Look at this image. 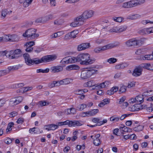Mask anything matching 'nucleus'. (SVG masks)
I'll return each mask as SVG.
<instances>
[{"label":"nucleus","mask_w":153,"mask_h":153,"mask_svg":"<svg viewBox=\"0 0 153 153\" xmlns=\"http://www.w3.org/2000/svg\"><path fill=\"white\" fill-rule=\"evenodd\" d=\"M36 31L37 30L35 29H28L23 33V36L24 37H27L28 39H34L39 36L38 34L36 33Z\"/></svg>","instance_id":"1"},{"label":"nucleus","mask_w":153,"mask_h":153,"mask_svg":"<svg viewBox=\"0 0 153 153\" xmlns=\"http://www.w3.org/2000/svg\"><path fill=\"white\" fill-rule=\"evenodd\" d=\"M86 18V14L85 12L82 15L76 18L74 22L70 24V25L73 27L79 26L82 25L83 22Z\"/></svg>","instance_id":"2"},{"label":"nucleus","mask_w":153,"mask_h":153,"mask_svg":"<svg viewBox=\"0 0 153 153\" xmlns=\"http://www.w3.org/2000/svg\"><path fill=\"white\" fill-rule=\"evenodd\" d=\"M142 42L140 40H137L135 39H131L127 41L126 42V46L128 47L140 46Z\"/></svg>","instance_id":"3"},{"label":"nucleus","mask_w":153,"mask_h":153,"mask_svg":"<svg viewBox=\"0 0 153 153\" xmlns=\"http://www.w3.org/2000/svg\"><path fill=\"white\" fill-rule=\"evenodd\" d=\"M55 55H47L42 57L41 59L37 58L38 64L42 62H47L53 61L56 58Z\"/></svg>","instance_id":"4"},{"label":"nucleus","mask_w":153,"mask_h":153,"mask_svg":"<svg viewBox=\"0 0 153 153\" xmlns=\"http://www.w3.org/2000/svg\"><path fill=\"white\" fill-rule=\"evenodd\" d=\"M22 67V66L20 64L13 66L8 67L7 68L8 71L4 70L0 71V76L8 74L10 71L17 70L21 68Z\"/></svg>","instance_id":"5"},{"label":"nucleus","mask_w":153,"mask_h":153,"mask_svg":"<svg viewBox=\"0 0 153 153\" xmlns=\"http://www.w3.org/2000/svg\"><path fill=\"white\" fill-rule=\"evenodd\" d=\"M64 125H68L69 127H74L75 126H80L82 125V124L78 121H72L69 120H67L63 122Z\"/></svg>","instance_id":"6"},{"label":"nucleus","mask_w":153,"mask_h":153,"mask_svg":"<svg viewBox=\"0 0 153 153\" xmlns=\"http://www.w3.org/2000/svg\"><path fill=\"white\" fill-rule=\"evenodd\" d=\"M120 44L118 42H115L113 43H110L106 45L100 47L101 51L109 49L116 47Z\"/></svg>","instance_id":"7"},{"label":"nucleus","mask_w":153,"mask_h":153,"mask_svg":"<svg viewBox=\"0 0 153 153\" xmlns=\"http://www.w3.org/2000/svg\"><path fill=\"white\" fill-rule=\"evenodd\" d=\"M78 62L76 57H73L68 59L66 57L64 58L61 61V62L63 64H68L69 63H73Z\"/></svg>","instance_id":"8"},{"label":"nucleus","mask_w":153,"mask_h":153,"mask_svg":"<svg viewBox=\"0 0 153 153\" xmlns=\"http://www.w3.org/2000/svg\"><path fill=\"white\" fill-rule=\"evenodd\" d=\"M95 68L94 67H87V78L90 77L92 75L96 73L97 70L94 69Z\"/></svg>","instance_id":"9"},{"label":"nucleus","mask_w":153,"mask_h":153,"mask_svg":"<svg viewBox=\"0 0 153 153\" xmlns=\"http://www.w3.org/2000/svg\"><path fill=\"white\" fill-rule=\"evenodd\" d=\"M63 67L61 65L54 66L51 67L50 70L53 73H58L63 70Z\"/></svg>","instance_id":"10"},{"label":"nucleus","mask_w":153,"mask_h":153,"mask_svg":"<svg viewBox=\"0 0 153 153\" xmlns=\"http://www.w3.org/2000/svg\"><path fill=\"white\" fill-rule=\"evenodd\" d=\"M143 69L141 68L140 66H138L134 69L133 71L132 75L135 77L138 76L142 74Z\"/></svg>","instance_id":"11"},{"label":"nucleus","mask_w":153,"mask_h":153,"mask_svg":"<svg viewBox=\"0 0 153 153\" xmlns=\"http://www.w3.org/2000/svg\"><path fill=\"white\" fill-rule=\"evenodd\" d=\"M92 121L94 123H97V126H100L103 124L106 123L107 122L106 119H104L103 121H100V119L99 118H94L92 120Z\"/></svg>","instance_id":"12"},{"label":"nucleus","mask_w":153,"mask_h":153,"mask_svg":"<svg viewBox=\"0 0 153 153\" xmlns=\"http://www.w3.org/2000/svg\"><path fill=\"white\" fill-rule=\"evenodd\" d=\"M25 62L27 65L29 66H31L34 64H38L37 58L31 59L30 58L25 60Z\"/></svg>","instance_id":"13"},{"label":"nucleus","mask_w":153,"mask_h":153,"mask_svg":"<svg viewBox=\"0 0 153 153\" xmlns=\"http://www.w3.org/2000/svg\"><path fill=\"white\" fill-rule=\"evenodd\" d=\"M141 68H145L149 70H153V64L145 63L141 64L140 66Z\"/></svg>","instance_id":"14"},{"label":"nucleus","mask_w":153,"mask_h":153,"mask_svg":"<svg viewBox=\"0 0 153 153\" xmlns=\"http://www.w3.org/2000/svg\"><path fill=\"white\" fill-rule=\"evenodd\" d=\"M130 110L132 111H139L140 109H143V106L140 104H136L130 107Z\"/></svg>","instance_id":"15"},{"label":"nucleus","mask_w":153,"mask_h":153,"mask_svg":"<svg viewBox=\"0 0 153 153\" xmlns=\"http://www.w3.org/2000/svg\"><path fill=\"white\" fill-rule=\"evenodd\" d=\"M129 65L128 63L124 62L120 64H117L115 66V69L117 70L123 69L127 68Z\"/></svg>","instance_id":"16"},{"label":"nucleus","mask_w":153,"mask_h":153,"mask_svg":"<svg viewBox=\"0 0 153 153\" xmlns=\"http://www.w3.org/2000/svg\"><path fill=\"white\" fill-rule=\"evenodd\" d=\"M141 35L148 34L152 33L151 27L143 28L139 31Z\"/></svg>","instance_id":"17"},{"label":"nucleus","mask_w":153,"mask_h":153,"mask_svg":"<svg viewBox=\"0 0 153 153\" xmlns=\"http://www.w3.org/2000/svg\"><path fill=\"white\" fill-rule=\"evenodd\" d=\"M95 61V59L94 58L90 57V55L87 53V65L89 64L93 63Z\"/></svg>","instance_id":"18"},{"label":"nucleus","mask_w":153,"mask_h":153,"mask_svg":"<svg viewBox=\"0 0 153 153\" xmlns=\"http://www.w3.org/2000/svg\"><path fill=\"white\" fill-rule=\"evenodd\" d=\"M122 7H123L125 8H128L134 7L133 0L127 2L123 3Z\"/></svg>","instance_id":"19"},{"label":"nucleus","mask_w":153,"mask_h":153,"mask_svg":"<svg viewBox=\"0 0 153 153\" xmlns=\"http://www.w3.org/2000/svg\"><path fill=\"white\" fill-rule=\"evenodd\" d=\"M55 18L53 14H50L43 17V22L52 20Z\"/></svg>","instance_id":"20"},{"label":"nucleus","mask_w":153,"mask_h":153,"mask_svg":"<svg viewBox=\"0 0 153 153\" xmlns=\"http://www.w3.org/2000/svg\"><path fill=\"white\" fill-rule=\"evenodd\" d=\"M99 111V110L97 109H91L89 111H87V114L90 116H94L97 114Z\"/></svg>","instance_id":"21"},{"label":"nucleus","mask_w":153,"mask_h":153,"mask_svg":"<svg viewBox=\"0 0 153 153\" xmlns=\"http://www.w3.org/2000/svg\"><path fill=\"white\" fill-rule=\"evenodd\" d=\"M33 87H28L26 88H21L17 90L18 92L23 93L29 90L32 89Z\"/></svg>","instance_id":"22"},{"label":"nucleus","mask_w":153,"mask_h":153,"mask_svg":"<svg viewBox=\"0 0 153 153\" xmlns=\"http://www.w3.org/2000/svg\"><path fill=\"white\" fill-rule=\"evenodd\" d=\"M79 69V67L76 65H69L66 68V69L67 71H70L72 70H77Z\"/></svg>","instance_id":"23"},{"label":"nucleus","mask_w":153,"mask_h":153,"mask_svg":"<svg viewBox=\"0 0 153 153\" xmlns=\"http://www.w3.org/2000/svg\"><path fill=\"white\" fill-rule=\"evenodd\" d=\"M143 95H139L136 97V103L140 104L143 102Z\"/></svg>","instance_id":"24"},{"label":"nucleus","mask_w":153,"mask_h":153,"mask_svg":"<svg viewBox=\"0 0 153 153\" xmlns=\"http://www.w3.org/2000/svg\"><path fill=\"white\" fill-rule=\"evenodd\" d=\"M111 84V83L109 81H106L100 84V88H103L108 87Z\"/></svg>","instance_id":"25"},{"label":"nucleus","mask_w":153,"mask_h":153,"mask_svg":"<svg viewBox=\"0 0 153 153\" xmlns=\"http://www.w3.org/2000/svg\"><path fill=\"white\" fill-rule=\"evenodd\" d=\"M86 57V54L85 53L81 54L79 55L76 57V59L78 62H79L80 61L84 60Z\"/></svg>","instance_id":"26"},{"label":"nucleus","mask_w":153,"mask_h":153,"mask_svg":"<svg viewBox=\"0 0 153 153\" xmlns=\"http://www.w3.org/2000/svg\"><path fill=\"white\" fill-rule=\"evenodd\" d=\"M48 128H46V129H48V131H49L50 130H54L58 128V126L56 125H55L54 124H51L49 125L48 126Z\"/></svg>","instance_id":"27"},{"label":"nucleus","mask_w":153,"mask_h":153,"mask_svg":"<svg viewBox=\"0 0 153 153\" xmlns=\"http://www.w3.org/2000/svg\"><path fill=\"white\" fill-rule=\"evenodd\" d=\"M134 6H136L138 5L143 4L145 1V0H133Z\"/></svg>","instance_id":"28"},{"label":"nucleus","mask_w":153,"mask_h":153,"mask_svg":"<svg viewBox=\"0 0 153 153\" xmlns=\"http://www.w3.org/2000/svg\"><path fill=\"white\" fill-rule=\"evenodd\" d=\"M86 49V44H82L79 45L77 48V50L79 51H81L83 50H85Z\"/></svg>","instance_id":"29"},{"label":"nucleus","mask_w":153,"mask_h":153,"mask_svg":"<svg viewBox=\"0 0 153 153\" xmlns=\"http://www.w3.org/2000/svg\"><path fill=\"white\" fill-rule=\"evenodd\" d=\"M94 12L92 10H87V19L92 17L94 15Z\"/></svg>","instance_id":"30"},{"label":"nucleus","mask_w":153,"mask_h":153,"mask_svg":"<svg viewBox=\"0 0 153 153\" xmlns=\"http://www.w3.org/2000/svg\"><path fill=\"white\" fill-rule=\"evenodd\" d=\"M13 53H16L17 54L19 55L20 56H21L22 54V51L20 49H17L15 50L14 51H10V54H12V55Z\"/></svg>","instance_id":"31"},{"label":"nucleus","mask_w":153,"mask_h":153,"mask_svg":"<svg viewBox=\"0 0 153 153\" xmlns=\"http://www.w3.org/2000/svg\"><path fill=\"white\" fill-rule=\"evenodd\" d=\"M124 19V18L121 17H114L113 18V19L114 21L118 22H121L123 21Z\"/></svg>","instance_id":"32"},{"label":"nucleus","mask_w":153,"mask_h":153,"mask_svg":"<svg viewBox=\"0 0 153 153\" xmlns=\"http://www.w3.org/2000/svg\"><path fill=\"white\" fill-rule=\"evenodd\" d=\"M140 15L136 14L129 16L128 17V18L130 19L133 20L137 18H140Z\"/></svg>","instance_id":"33"},{"label":"nucleus","mask_w":153,"mask_h":153,"mask_svg":"<svg viewBox=\"0 0 153 153\" xmlns=\"http://www.w3.org/2000/svg\"><path fill=\"white\" fill-rule=\"evenodd\" d=\"M9 104L12 106H14L18 104L15 98H12L9 100Z\"/></svg>","instance_id":"34"},{"label":"nucleus","mask_w":153,"mask_h":153,"mask_svg":"<svg viewBox=\"0 0 153 153\" xmlns=\"http://www.w3.org/2000/svg\"><path fill=\"white\" fill-rule=\"evenodd\" d=\"M127 28V26L126 25H124L120 26L119 27H118V33H121L125 31Z\"/></svg>","instance_id":"35"},{"label":"nucleus","mask_w":153,"mask_h":153,"mask_svg":"<svg viewBox=\"0 0 153 153\" xmlns=\"http://www.w3.org/2000/svg\"><path fill=\"white\" fill-rule=\"evenodd\" d=\"M20 56H21L17 54L16 53H13L12 55V54H9V56H8V58H9L10 59H17Z\"/></svg>","instance_id":"36"},{"label":"nucleus","mask_w":153,"mask_h":153,"mask_svg":"<svg viewBox=\"0 0 153 153\" xmlns=\"http://www.w3.org/2000/svg\"><path fill=\"white\" fill-rule=\"evenodd\" d=\"M4 38V42L12 41V37L11 36H8L7 35H5L3 36Z\"/></svg>","instance_id":"37"},{"label":"nucleus","mask_w":153,"mask_h":153,"mask_svg":"<svg viewBox=\"0 0 153 153\" xmlns=\"http://www.w3.org/2000/svg\"><path fill=\"white\" fill-rule=\"evenodd\" d=\"M35 43L33 41H31L26 42L24 44V46L25 47H30L35 45Z\"/></svg>","instance_id":"38"},{"label":"nucleus","mask_w":153,"mask_h":153,"mask_svg":"<svg viewBox=\"0 0 153 153\" xmlns=\"http://www.w3.org/2000/svg\"><path fill=\"white\" fill-rule=\"evenodd\" d=\"M60 83L62 85H67L70 83V79L68 78H66L60 80Z\"/></svg>","instance_id":"39"},{"label":"nucleus","mask_w":153,"mask_h":153,"mask_svg":"<svg viewBox=\"0 0 153 153\" xmlns=\"http://www.w3.org/2000/svg\"><path fill=\"white\" fill-rule=\"evenodd\" d=\"M143 128L144 127L143 125H139L135 127L134 128V130L136 131L139 132L142 131L143 129Z\"/></svg>","instance_id":"40"},{"label":"nucleus","mask_w":153,"mask_h":153,"mask_svg":"<svg viewBox=\"0 0 153 153\" xmlns=\"http://www.w3.org/2000/svg\"><path fill=\"white\" fill-rule=\"evenodd\" d=\"M49 69L48 68H47L45 70L40 69L36 70V72L37 73H47L49 72Z\"/></svg>","instance_id":"41"},{"label":"nucleus","mask_w":153,"mask_h":153,"mask_svg":"<svg viewBox=\"0 0 153 153\" xmlns=\"http://www.w3.org/2000/svg\"><path fill=\"white\" fill-rule=\"evenodd\" d=\"M50 103L45 101H41L39 102V104L41 107L46 106L49 105Z\"/></svg>","instance_id":"42"},{"label":"nucleus","mask_w":153,"mask_h":153,"mask_svg":"<svg viewBox=\"0 0 153 153\" xmlns=\"http://www.w3.org/2000/svg\"><path fill=\"white\" fill-rule=\"evenodd\" d=\"M10 51L6 52L5 51L0 52V56H2L5 55L7 57H8L9 56Z\"/></svg>","instance_id":"43"},{"label":"nucleus","mask_w":153,"mask_h":153,"mask_svg":"<svg viewBox=\"0 0 153 153\" xmlns=\"http://www.w3.org/2000/svg\"><path fill=\"white\" fill-rule=\"evenodd\" d=\"M63 20L62 19H58L55 20L54 22L55 25H61L63 23Z\"/></svg>","instance_id":"44"},{"label":"nucleus","mask_w":153,"mask_h":153,"mask_svg":"<svg viewBox=\"0 0 153 153\" xmlns=\"http://www.w3.org/2000/svg\"><path fill=\"white\" fill-rule=\"evenodd\" d=\"M143 109H146L147 111L149 112H151L153 111V108L151 105L150 106L147 107L146 105H144L143 106Z\"/></svg>","instance_id":"45"},{"label":"nucleus","mask_w":153,"mask_h":153,"mask_svg":"<svg viewBox=\"0 0 153 153\" xmlns=\"http://www.w3.org/2000/svg\"><path fill=\"white\" fill-rule=\"evenodd\" d=\"M71 36V38H75L76 37V35L78 33L77 30H74L70 33H69Z\"/></svg>","instance_id":"46"},{"label":"nucleus","mask_w":153,"mask_h":153,"mask_svg":"<svg viewBox=\"0 0 153 153\" xmlns=\"http://www.w3.org/2000/svg\"><path fill=\"white\" fill-rule=\"evenodd\" d=\"M117 59L114 58H111L108 59L107 62L110 64H113L117 61Z\"/></svg>","instance_id":"47"},{"label":"nucleus","mask_w":153,"mask_h":153,"mask_svg":"<svg viewBox=\"0 0 153 153\" xmlns=\"http://www.w3.org/2000/svg\"><path fill=\"white\" fill-rule=\"evenodd\" d=\"M81 77L82 79H85L86 78V71L82 70L81 72Z\"/></svg>","instance_id":"48"},{"label":"nucleus","mask_w":153,"mask_h":153,"mask_svg":"<svg viewBox=\"0 0 153 153\" xmlns=\"http://www.w3.org/2000/svg\"><path fill=\"white\" fill-rule=\"evenodd\" d=\"M86 108V105L85 104H82L78 105L77 108L79 110L82 111L85 108Z\"/></svg>","instance_id":"49"},{"label":"nucleus","mask_w":153,"mask_h":153,"mask_svg":"<svg viewBox=\"0 0 153 153\" xmlns=\"http://www.w3.org/2000/svg\"><path fill=\"white\" fill-rule=\"evenodd\" d=\"M101 143V142L99 139H95L94 140V144L96 146H99Z\"/></svg>","instance_id":"50"},{"label":"nucleus","mask_w":153,"mask_h":153,"mask_svg":"<svg viewBox=\"0 0 153 153\" xmlns=\"http://www.w3.org/2000/svg\"><path fill=\"white\" fill-rule=\"evenodd\" d=\"M126 88L127 87L126 86L123 85L122 86L119 90V93H120L125 92L126 90Z\"/></svg>","instance_id":"51"},{"label":"nucleus","mask_w":153,"mask_h":153,"mask_svg":"<svg viewBox=\"0 0 153 153\" xmlns=\"http://www.w3.org/2000/svg\"><path fill=\"white\" fill-rule=\"evenodd\" d=\"M95 84V82L94 81L91 80L87 82V85L89 87H91L92 86L94 85Z\"/></svg>","instance_id":"52"},{"label":"nucleus","mask_w":153,"mask_h":153,"mask_svg":"<svg viewBox=\"0 0 153 153\" xmlns=\"http://www.w3.org/2000/svg\"><path fill=\"white\" fill-rule=\"evenodd\" d=\"M120 119L119 117H112L110 118V120L111 121L118 122Z\"/></svg>","instance_id":"53"},{"label":"nucleus","mask_w":153,"mask_h":153,"mask_svg":"<svg viewBox=\"0 0 153 153\" xmlns=\"http://www.w3.org/2000/svg\"><path fill=\"white\" fill-rule=\"evenodd\" d=\"M33 0H26L25 2H24L23 4L25 5V7H27L32 2Z\"/></svg>","instance_id":"54"},{"label":"nucleus","mask_w":153,"mask_h":153,"mask_svg":"<svg viewBox=\"0 0 153 153\" xmlns=\"http://www.w3.org/2000/svg\"><path fill=\"white\" fill-rule=\"evenodd\" d=\"M85 92L82 90H77L75 91V93L76 94L81 95L84 93Z\"/></svg>","instance_id":"55"},{"label":"nucleus","mask_w":153,"mask_h":153,"mask_svg":"<svg viewBox=\"0 0 153 153\" xmlns=\"http://www.w3.org/2000/svg\"><path fill=\"white\" fill-rule=\"evenodd\" d=\"M118 27H113L110 30L111 32H115L116 33H118Z\"/></svg>","instance_id":"56"},{"label":"nucleus","mask_w":153,"mask_h":153,"mask_svg":"<svg viewBox=\"0 0 153 153\" xmlns=\"http://www.w3.org/2000/svg\"><path fill=\"white\" fill-rule=\"evenodd\" d=\"M146 57L147 60H150L153 59V51L152 54L150 55H146Z\"/></svg>","instance_id":"57"},{"label":"nucleus","mask_w":153,"mask_h":153,"mask_svg":"<svg viewBox=\"0 0 153 153\" xmlns=\"http://www.w3.org/2000/svg\"><path fill=\"white\" fill-rule=\"evenodd\" d=\"M15 99L17 103V104H18L21 102L23 100V98L21 96L18 97L16 98H15Z\"/></svg>","instance_id":"58"},{"label":"nucleus","mask_w":153,"mask_h":153,"mask_svg":"<svg viewBox=\"0 0 153 153\" xmlns=\"http://www.w3.org/2000/svg\"><path fill=\"white\" fill-rule=\"evenodd\" d=\"M12 142V140L9 138H7L4 140L5 143L7 144H9L11 143Z\"/></svg>","instance_id":"59"},{"label":"nucleus","mask_w":153,"mask_h":153,"mask_svg":"<svg viewBox=\"0 0 153 153\" xmlns=\"http://www.w3.org/2000/svg\"><path fill=\"white\" fill-rule=\"evenodd\" d=\"M23 56L24 58L25 61L28 59H30V55L27 53H26L23 54Z\"/></svg>","instance_id":"60"},{"label":"nucleus","mask_w":153,"mask_h":153,"mask_svg":"<svg viewBox=\"0 0 153 153\" xmlns=\"http://www.w3.org/2000/svg\"><path fill=\"white\" fill-rule=\"evenodd\" d=\"M10 115L11 117H14L18 115V113L15 111H13L10 113Z\"/></svg>","instance_id":"61"},{"label":"nucleus","mask_w":153,"mask_h":153,"mask_svg":"<svg viewBox=\"0 0 153 153\" xmlns=\"http://www.w3.org/2000/svg\"><path fill=\"white\" fill-rule=\"evenodd\" d=\"M24 121V119L23 118H19L16 122L18 124H22Z\"/></svg>","instance_id":"62"},{"label":"nucleus","mask_w":153,"mask_h":153,"mask_svg":"<svg viewBox=\"0 0 153 153\" xmlns=\"http://www.w3.org/2000/svg\"><path fill=\"white\" fill-rule=\"evenodd\" d=\"M92 90H94V89H100V85L97 84H94V85L92 86Z\"/></svg>","instance_id":"63"},{"label":"nucleus","mask_w":153,"mask_h":153,"mask_svg":"<svg viewBox=\"0 0 153 153\" xmlns=\"http://www.w3.org/2000/svg\"><path fill=\"white\" fill-rule=\"evenodd\" d=\"M94 52L97 53H99L101 51L100 47H97L94 49Z\"/></svg>","instance_id":"64"}]
</instances>
